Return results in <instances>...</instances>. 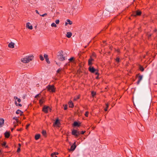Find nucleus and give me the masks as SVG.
Masks as SVG:
<instances>
[{
  "label": "nucleus",
  "mask_w": 157,
  "mask_h": 157,
  "mask_svg": "<svg viewBox=\"0 0 157 157\" xmlns=\"http://www.w3.org/2000/svg\"><path fill=\"white\" fill-rule=\"evenodd\" d=\"M33 58V56H26L21 59V61L25 63H27L31 61Z\"/></svg>",
  "instance_id": "nucleus-1"
},
{
  "label": "nucleus",
  "mask_w": 157,
  "mask_h": 157,
  "mask_svg": "<svg viewBox=\"0 0 157 157\" xmlns=\"http://www.w3.org/2000/svg\"><path fill=\"white\" fill-rule=\"evenodd\" d=\"M59 55L57 56V58L58 59L61 61H63L65 59V57L63 56V51L61 50L58 52Z\"/></svg>",
  "instance_id": "nucleus-2"
},
{
  "label": "nucleus",
  "mask_w": 157,
  "mask_h": 157,
  "mask_svg": "<svg viewBox=\"0 0 157 157\" xmlns=\"http://www.w3.org/2000/svg\"><path fill=\"white\" fill-rule=\"evenodd\" d=\"M51 110V109L47 106H44L43 108L42 111L45 113H47L48 110Z\"/></svg>",
  "instance_id": "nucleus-3"
},
{
  "label": "nucleus",
  "mask_w": 157,
  "mask_h": 157,
  "mask_svg": "<svg viewBox=\"0 0 157 157\" xmlns=\"http://www.w3.org/2000/svg\"><path fill=\"white\" fill-rule=\"evenodd\" d=\"M72 134L76 137H78L80 134V133L79 131L74 129L72 131Z\"/></svg>",
  "instance_id": "nucleus-4"
},
{
  "label": "nucleus",
  "mask_w": 157,
  "mask_h": 157,
  "mask_svg": "<svg viewBox=\"0 0 157 157\" xmlns=\"http://www.w3.org/2000/svg\"><path fill=\"white\" fill-rule=\"evenodd\" d=\"M48 90L51 92H54L55 91V90L54 87V86L53 85H48L47 86Z\"/></svg>",
  "instance_id": "nucleus-5"
},
{
  "label": "nucleus",
  "mask_w": 157,
  "mask_h": 157,
  "mask_svg": "<svg viewBox=\"0 0 157 157\" xmlns=\"http://www.w3.org/2000/svg\"><path fill=\"white\" fill-rule=\"evenodd\" d=\"M141 13L142 12L141 11L139 10H137L133 13V15L135 17H136V16H140L141 15Z\"/></svg>",
  "instance_id": "nucleus-6"
},
{
  "label": "nucleus",
  "mask_w": 157,
  "mask_h": 157,
  "mask_svg": "<svg viewBox=\"0 0 157 157\" xmlns=\"http://www.w3.org/2000/svg\"><path fill=\"white\" fill-rule=\"evenodd\" d=\"M89 71L92 73H94L95 71H98L97 69H95L93 67L90 66L88 68Z\"/></svg>",
  "instance_id": "nucleus-7"
},
{
  "label": "nucleus",
  "mask_w": 157,
  "mask_h": 157,
  "mask_svg": "<svg viewBox=\"0 0 157 157\" xmlns=\"http://www.w3.org/2000/svg\"><path fill=\"white\" fill-rule=\"evenodd\" d=\"M94 60V59L92 58L91 56H90V59L88 60V64L89 66H91L93 63L92 62Z\"/></svg>",
  "instance_id": "nucleus-8"
},
{
  "label": "nucleus",
  "mask_w": 157,
  "mask_h": 157,
  "mask_svg": "<svg viewBox=\"0 0 157 157\" xmlns=\"http://www.w3.org/2000/svg\"><path fill=\"white\" fill-rule=\"evenodd\" d=\"M76 147V145L75 142L74 144L71 146V148H70V151H74Z\"/></svg>",
  "instance_id": "nucleus-9"
},
{
  "label": "nucleus",
  "mask_w": 157,
  "mask_h": 157,
  "mask_svg": "<svg viewBox=\"0 0 157 157\" xmlns=\"http://www.w3.org/2000/svg\"><path fill=\"white\" fill-rule=\"evenodd\" d=\"M143 77V75H139L138 78V81L137 82V84L138 85L139 84L140 81L142 80Z\"/></svg>",
  "instance_id": "nucleus-10"
},
{
  "label": "nucleus",
  "mask_w": 157,
  "mask_h": 157,
  "mask_svg": "<svg viewBox=\"0 0 157 157\" xmlns=\"http://www.w3.org/2000/svg\"><path fill=\"white\" fill-rule=\"evenodd\" d=\"M44 58L45 59V60H46V61L47 62L48 64L50 63V62L49 60V59L48 58V55H47L46 54H44Z\"/></svg>",
  "instance_id": "nucleus-11"
},
{
  "label": "nucleus",
  "mask_w": 157,
  "mask_h": 157,
  "mask_svg": "<svg viewBox=\"0 0 157 157\" xmlns=\"http://www.w3.org/2000/svg\"><path fill=\"white\" fill-rule=\"evenodd\" d=\"M4 120L3 118L0 119V127H2L4 124Z\"/></svg>",
  "instance_id": "nucleus-12"
},
{
  "label": "nucleus",
  "mask_w": 157,
  "mask_h": 157,
  "mask_svg": "<svg viewBox=\"0 0 157 157\" xmlns=\"http://www.w3.org/2000/svg\"><path fill=\"white\" fill-rule=\"evenodd\" d=\"M30 23L29 22H27L26 24V28L30 29H33V27L32 25L30 26Z\"/></svg>",
  "instance_id": "nucleus-13"
},
{
  "label": "nucleus",
  "mask_w": 157,
  "mask_h": 157,
  "mask_svg": "<svg viewBox=\"0 0 157 157\" xmlns=\"http://www.w3.org/2000/svg\"><path fill=\"white\" fill-rule=\"evenodd\" d=\"M14 44L12 42L8 44V47L11 48H13L14 47Z\"/></svg>",
  "instance_id": "nucleus-14"
},
{
  "label": "nucleus",
  "mask_w": 157,
  "mask_h": 157,
  "mask_svg": "<svg viewBox=\"0 0 157 157\" xmlns=\"http://www.w3.org/2000/svg\"><path fill=\"white\" fill-rule=\"evenodd\" d=\"M16 113L17 114H20V115L21 116L23 114V113L21 110L18 109L16 111Z\"/></svg>",
  "instance_id": "nucleus-15"
},
{
  "label": "nucleus",
  "mask_w": 157,
  "mask_h": 157,
  "mask_svg": "<svg viewBox=\"0 0 157 157\" xmlns=\"http://www.w3.org/2000/svg\"><path fill=\"white\" fill-rule=\"evenodd\" d=\"M72 35V34L71 32H68L67 33L66 36L68 38H70L71 37Z\"/></svg>",
  "instance_id": "nucleus-16"
},
{
  "label": "nucleus",
  "mask_w": 157,
  "mask_h": 157,
  "mask_svg": "<svg viewBox=\"0 0 157 157\" xmlns=\"http://www.w3.org/2000/svg\"><path fill=\"white\" fill-rule=\"evenodd\" d=\"M6 138H8L10 136V133L7 131L4 134Z\"/></svg>",
  "instance_id": "nucleus-17"
},
{
  "label": "nucleus",
  "mask_w": 157,
  "mask_h": 157,
  "mask_svg": "<svg viewBox=\"0 0 157 157\" xmlns=\"http://www.w3.org/2000/svg\"><path fill=\"white\" fill-rule=\"evenodd\" d=\"M80 125V124L78 123L77 122V121H75L73 123V126H74L76 127V126H78L79 127Z\"/></svg>",
  "instance_id": "nucleus-18"
},
{
  "label": "nucleus",
  "mask_w": 157,
  "mask_h": 157,
  "mask_svg": "<svg viewBox=\"0 0 157 157\" xmlns=\"http://www.w3.org/2000/svg\"><path fill=\"white\" fill-rule=\"evenodd\" d=\"M69 107L71 108H73L74 107V104L71 101H70L68 103Z\"/></svg>",
  "instance_id": "nucleus-19"
},
{
  "label": "nucleus",
  "mask_w": 157,
  "mask_h": 157,
  "mask_svg": "<svg viewBox=\"0 0 157 157\" xmlns=\"http://www.w3.org/2000/svg\"><path fill=\"white\" fill-rule=\"evenodd\" d=\"M14 99L15 100V101H16L17 102L18 101L19 103H20L21 101V100L20 98H18L16 96H14Z\"/></svg>",
  "instance_id": "nucleus-20"
},
{
  "label": "nucleus",
  "mask_w": 157,
  "mask_h": 157,
  "mask_svg": "<svg viewBox=\"0 0 157 157\" xmlns=\"http://www.w3.org/2000/svg\"><path fill=\"white\" fill-rule=\"evenodd\" d=\"M40 136V134H37L35 136V138L36 140H38L39 139Z\"/></svg>",
  "instance_id": "nucleus-21"
},
{
  "label": "nucleus",
  "mask_w": 157,
  "mask_h": 157,
  "mask_svg": "<svg viewBox=\"0 0 157 157\" xmlns=\"http://www.w3.org/2000/svg\"><path fill=\"white\" fill-rule=\"evenodd\" d=\"M44 102V100L42 98V99H40L39 100V103L40 105H41Z\"/></svg>",
  "instance_id": "nucleus-22"
},
{
  "label": "nucleus",
  "mask_w": 157,
  "mask_h": 157,
  "mask_svg": "<svg viewBox=\"0 0 157 157\" xmlns=\"http://www.w3.org/2000/svg\"><path fill=\"white\" fill-rule=\"evenodd\" d=\"M15 103L17 106L21 107L22 106V105L20 103H17L16 101H15Z\"/></svg>",
  "instance_id": "nucleus-23"
},
{
  "label": "nucleus",
  "mask_w": 157,
  "mask_h": 157,
  "mask_svg": "<svg viewBox=\"0 0 157 157\" xmlns=\"http://www.w3.org/2000/svg\"><path fill=\"white\" fill-rule=\"evenodd\" d=\"M80 98V96L79 95L75 97L74 99V100L75 101H76L78 99H79Z\"/></svg>",
  "instance_id": "nucleus-24"
},
{
  "label": "nucleus",
  "mask_w": 157,
  "mask_h": 157,
  "mask_svg": "<svg viewBox=\"0 0 157 157\" xmlns=\"http://www.w3.org/2000/svg\"><path fill=\"white\" fill-rule=\"evenodd\" d=\"M36 2V1L35 0H33V1H32V0H29V3H31V4L35 3Z\"/></svg>",
  "instance_id": "nucleus-25"
},
{
  "label": "nucleus",
  "mask_w": 157,
  "mask_h": 157,
  "mask_svg": "<svg viewBox=\"0 0 157 157\" xmlns=\"http://www.w3.org/2000/svg\"><path fill=\"white\" fill-rule=\"evenodd\" d=\"M58 123H59V121L58 119L57 118L56 120V121L54 123V124L56 125Z\"/></svg>",
  "instance_id": "nucleus-26"
},
{
  "label": "nucleus",
  "mask_w": 157,
  "mask_h": 157,
  "mask_svg": "<svg viewBox=\"0 0 157 157\" xmlns=\"http://www.w3.org/2000/svg\"><path fill=\"white\" fill-rule=\"evenodd\" d=\"M67 22L68 23V24L70 25H71L72 24V22L69 19L67 20Z\"/></svg>",
  "instance_id": "nucleus-27"
},
{
  "label": "nucleus",
  "mask_w": 157,
  "mask_h": 157,
  "mask_svg": "<svg viewBox=\"0 0 157 157\" xmlns=\"http://www.w3.org/2000/svg\"><path fill=\"white\" fill-rule=\"evenodd\" d=\"M42 132L44 136H45L46 134V132L45 130H43Z\"/></svg>",
  "instance_id": "nucleus-28"
},
{
  "label": "nucleus",
  "mask_w": 157,
  "mask_h": 157,
  "mask_svg": "<svg viewBox=\"0 0 157 157\" xmlns=\"http://www.w3.org/2000/svg\"><path fill=\"white\" fill-rule=\"evenodd\" d=\"M13 119H14L16 120V121L17 122H18L19 121L17 119V117H14L13 118Z\"/></svg>",
  "instance_id": "nucleus-29"
},
{
  "label": "nucleus",
  "mask_w": 157,
  "mask_h": 157,
  "mask_svg": "<svg viewBox=\"0 0 157 157\" xmlns=\"http://www.w3.org/2000/svg\"><path fill=\"white\" fill-rule=\"evenodd\" d=\"M40 59L42 61H43L44 60V58L43 56H42L41 55H40Z\"/></svg>",
  "instance_id": "nucleus-30"
},
{
  "label": "nucleus",
  "mask_w": 157,
  "mask_h": 157,
  "mask_svg": "<svg viewBox=\"0 0 157 157\" xmlns=\"http://www.w3.org/2000/svg\"><path fill=\"white\" fill-rule=\"evenodd\" d=\"M51 26L52 27H56L57 26V25L54 23H53L51 24Z\"/></svg>",
  "instance_id": "nucleus-31"
},
{
  "label": "nucleus",
  "mask_w": 157,
  "mask_h": 157,
  "mask_svg": "<svg viewBox=\"0 0 157 157\" xmlns=\"http://www.w3.org/2000/svg\"><path fill=\"white\" fill-rule=\"evenodd\" d=\"M140 70L141 71H143L144 70V67H142V66H140Z\"/></svg>",
  "instance_id": "nucleus-32"
},
{
  "label": "nucleus",
  "mask_w": 157,
  "mask_h": 157,
  "mask_svg": "<svg viewBox=\"0 0 157 157\" xmlns=\"http://www.w3.org/2000/svg\"><path fill=\"white\" fill-rule=\"evenodd\" d=\"M91 94L92 96L94 97L96 95V93L94 91H92L91 92Z\"/></svg>",
  "instance_id": "nucleus-33"
},
{
  "label": "nucleus",
  "mask_w": 157,
  "mask_h": 157,
  "mask_svg": "<svg viewBox=\"0 0 157 157\" xmlns=\"http://www.w3.org/2000/svg\"><path fill=\"white\" fill-rule=\"evenodd\" d=\"M89 114V112L88 111H86L85 113V116L86 117H88Z\"/></svg>",
  "instance_id": "nucleus-34"
},
{
  "label": "nucleus",
  "mask_w": 157,
  "mask_h": 157,
  "mask_svg": "<svg viewBox=\"0 0 157 157\" xmlns=\"http://www.w3.org/2000/svg\"><path fill=\"white\" fill-rule=\"evenodd\" d=\"M116 62H120V58L119 57H117L116 59Z\"/></svg>",
  "instance_id": "nucleus-35"
},
{
  "label": "nucleus",
  "mask_w": 157,
  "mask_h": 157,
  "mask_svg": "<svg viewBox=\"0 0 157 157\" xmlns=\"http://www.w3.org/2000/svg\"><path fill=\"white\" fill-rule=\"evenodd\" d=\"M56 155V152H54L51 154V156L52 157H54V155Z\"/></svg>",
  "instance_id": "nucleus-36"
},
{
  "label": "nucleus",
  "mask_w": 157,
  "mask_h": 157,
  "mask_svg": "<svg viewBox=\"0 0 157 157\" xmlns=\"http://www.w3.org/2000/svg\"><path fill=\"white\" fill-rule=\"evenodd\" d=\"M55 22H56V24H58L59 23V21L58 19L56 20Z\"/></svg>",
  "instance_id": "nucleus-37"
},
{
  "label": "nucleus",
  "mask_w": 157,
  "mask_h": 157,
  "mask_svg": "<svg viewBox=\"0 0 157 157\" xmlns=\"http://www.w3.org/2000/svg\"><path fill=\"white\" fill-rule=\"evenodd\" d=\"M67 109V105H65L64 106V110H66Z\"/></svg>",
  "instance_id": "nucleus-38"
},
{
  "label": "nucleus",
  "mask_w": 157,
  "mask_h": 157,
  "mask_svg": "<svg viewBox=\"0 0 157 157\" xmlns=\"http://www.w3.org/2000/svg\"><path fill=\"white\" fill-rule=\"evenodd\" d=\"M47 15V13H44V14L43 15H40V16H42V17H44L45 16H46Z\"/></svg>",
  "instance_id": "nucleus-39"
},
{
  "label": "nucleus",
  "mask_w": 157,
  "mask_h": 157,
  "mask_svg": "<svg viewBox=\"0 0 157 157\" xmlns=\"http://www.w3.org/2000/svg\"><path fill=\"white\" fill-rule=\"evenodd\" d=\"M74 57H72L71 58H70L69 60L70 61H71L72 60H73V59H74Z\"/></svg>",
  "instance_id": "nucleus-40"
},
{
  "label": "nucleus",
  "mask_w": 157,
  "mask_h": 157,
  "mask_svg": "<svg viewBox=\"0 0 157 157\" xmlns=\"http://www.w3.org/2000/svg\"><path fill=\"white\" fill-rule=\"evenodd\" d=\"M21 151L20 147H18L17 149V152H19Z\"/></svg>",
  "instance_id": "nucleus-41"
},
{
  "label": "nucleus",
  "mask_w": 157,
  "mask_h": 157,
  "mask_svg": "<svg viewBox=\"0 0 157 157\" xmlns=\"http://www.w3.org/2000/svg\"><path fill=\"white\" fill-rule=\"evenodd\" d=\"M6 144V142H4L2 144L3 146H5Z\"/></svg>",
  "instance_id": "nucleus-42"
},
{
  "label": "nucleus",
  "mask_w": 157,
  "mask_h": 157,
  "mask_svg": "<svg viewBox=\"0 0 157 157\" xmlns=\"http://www.w3.org/2000/svg\"><path fill=\"white\" fill-rule=\"evenodd\" d=\"M85 132V131H82L81 132L80 134H83Z\"/></svg>",
  "instance_id": "nucleus-43"
},
{
  "label": "nucleus",
  "mask_w": 157,
  "mask_h": 157,
  "mask_svg": "<svg viewBox=\"0 0 157 157\" xmlns=\"http://www.w3.org/2000/svg\"><path fill=\"white\" fill-rule=\"evenodd\" d=\"M109 107V105L108 104H106V108H108Z\"/></svg>",
  "instance_id": "nucleus-44"
},
{
  "label": "nucleus",
  "mask_w": 157,
  "mask_h": 157,
  "mask_svg": "<svg viewBox=\"0 0 157 157\" xmlns=\"http://www.w3.org/2000/svg\"><path fill=\"white\" fill-rule=\"evenodd\" d=\"M29 126H30L29 124H28L26 126V128L27 129L29 127Z\"/></svg>",
  "instance_id": "nucleus-45"
},
{
  "label": "nucleus",
  "mask_w": 157,
  "mask_h": 157,
  "mask_svg": "<svg viewBox=\"0 0 157 157\" xmlns=\"http://www.w3.org/2000/svg\"><path fill=\"white\" fill-rule=\"evenodd\" d=\"M95 74L96 75H99V73L98 72H95Z\"/></svg>",
  "instance_id": "nucleus-46"
},
{
  "label": "nucleus",
  "mask_w": 157,
  "mask_h": 157,
  "mask_svg": "<svg viewBox=\"0 0 157 157\" xmlns=\"http://www.w3.org/2000/svg\"><path fill=\"white\" fill-rule=\"evenodd\" d=\"M39 95H40V94H37L36 95V96H35V98H37V97L39 96Z\"/></svg>",
  "instance_id": "nucleus-47"
},
{
  "label": "nucleus",
  "mask_w": 157,
  "mask_h": 157,
  "mask_svg": "<svg viewBox=\"0 0 157 157\" xmlns=\"http://www.w3.org/2000/svg\"><path fill=\"white\" fill-rule=\"evenodd\" d=\"M35 11H36V13H37L38 14H39V12H38V11L37 10H35Z\"/></svg>",
  "instance_id": "nucleus-48"
},
{
  "label": "nucleus",
  "mask_w": 157,
  "mask_h": 157,
  "mask_svg": "<svg viewBox=\"0 0 157 157\" xmlns=\"http://www.w3.org/2000/svg\"><path fill=\"white\" fill-rule=\"evenodd\" d=\"M154 32H157V29H155L154 31Z\"/></svg>",
  "instance_id": "nucleus-49"
},
{
  "label": "nucleus",
  "mask_w": 157,
  "mask_h": 157,
  "mask_svg": "<svg viewBox=\"0 0 157 157\" xmlns=\"http://www.w3.org/2000/svg\"><path fill=\"white\" fill-rule=\"evenodd\" d=\"M92 56L94 57H96V55L94 53H93L92 54Z\"/></svg>",
  "instance_id": "nucleus-50"
},
{
  "label": "nucleus",
  "mask_w": 157,
  "mask_h": 157,
  "mask_svg": "<svg viewBox=\"0 0 157 157\" xmlns=\"http://www.w3.org/2000/svg\"><path fill=\"white\" fill-rule=\"evenodd\" d=\"M107 109H108V108H105L104 110L105 111H107Z\"/></svg>",
  "instance_id": "nucleus-51"
},
{
  "label": "nucleus",
  "mask_w": 157,
  "mask_h": 157,
  "mask_svg": "<svg viewBox=\"0 0 157 157\" xmlns=\"http://www.w3.org/2000/svg\"><path fill=\"white\" fill-rule=\"evenodd\" d=\"M68 24V23H67V22H66L65 23V26H66Z\"/></svg>",
  "instance_id": "nucleus-52"
},
{
  "label": "nucleus",
  "mask_w": 157,
  "mask_h": 157,
  "mask_svg": "<svg viewBox=\"0 0 157 157\" xmlns=\"http://www.w3.org/2000/svg\"><path fill=\"white\" fill-rule=\"evenodd\" d=\"M60 71V70L59 69L58 70H57V73H59V72Z\"/></svg>",
  "instance_id": "nucleus-53"
},
{
  "label": "nucleus",
  "mask_w": 157,
  "mask_h": 157,
  "mask_svg": "<svg viewBox=\"0 0 157 157\" xmlns=\"http://www.w3.org/2000/svg\"><path fill=\"white\" fill-rule=\"evenodd\" d=\"M96 78L97 79L99 78L98 75V76L96 77Z\"/></svg>",
  "instance_id": "nucleus-54"
},
{
  "label": "nucleus",
  "mask_w": 157,
  "mask_h": 157,
  "mask_svg": "<svg viewBox=\"0 0 157 157\" xmlns=\"http://www.w3.org/2000/svg\"><path fill=\"white\" fill-rule=\"evenodd\" d=\"M13 129H14V128H12L11 129V131H13Z\"/></svg>",
  "instance_id": "nucleus-55"
},
{
  "label": "nucleus",
  "mask_w": 157,
  "mask_h": 157,
  "mask_svg": "<svg viewBox=\"0 0 157 157\" xmlns=\"http://www.w3.org/2000/svg\"><path fill=\"white\" fill-rule=\"evenodd\" d=\"M58 152H56V155H58Z\"/></svg>",
  "instance_id": "nucleus-56"
},
{
  "label": "nucleus",
  "mask_w": 157,
  "mask_h": 157,
  "mask_svg": "<svg viewBox=\"0 0 157 157\" xmlns=\"http://www.w3.org/2000/svg\"><path fill=\"white\" fill-rule=\"evenodd\" d=\"M8 146H6V147H7Z\"/></svg>",
  "instance_id": "nucleus-57"
},
{
  "label": "nucleus",
  "mask_w": 157,
  "mask_h": 157,
  "mask_svg": "<svg viewBox=\"0 0 157 157\" xmlns=\"http://www.w3.org/2000/svg\"><path fill=\"white\" fill-rule=\"evenodd\" d=\"M17 130L18 131L21 130V129H19V130L18 129Z\"/></svg>",
  "instance_id": "nucleus-58"
},
{
  "label": "nucleus",
  "mask_w": 157,
  "mask_h": 157,
  "mask_svg": "<svg viewBox=\"0 0 157 157\" xmlns=\"http://www.w3.org/2000/svg\"><path fill=\"white\" fill-rule=\"evenodd\" d=\"M16 125H14V127H16Z\"/></svg>",
  "instance_id": "nucleus-59"
},
{
  "label": "nucleus",
  "mask_w": 157,
  "mask_h": 157,
  "mask_svg": "<svg viewBox=\"0 0 157 157\" xmlns=\"http://www.w3.org/2000/svg\"><path fill=\"white\" fill-rule=\"evenodd\" d=\"M19 145L20 146L21 145H20V144H19Z\"/></svg>",
  "instance_id": "nucleus-60"
},
{
  "label": "nucleus",
  "mask_w": 157,
  "mask_h": 157,
  "mask_svg": "<svg viewBox=\"0 0 157 157\" xmlns=\"http://www.w3.org/2000/svg\"><path fill=\"white\" fill-rule=\"evenodd\" d=\"M55 157H57L56 156H55Z\"/></svg>",
  "instance_id": "nucleus-61"
},
{
  "label": "nucleus",
  "mask_w": 157,
  "mask_h": 157,
  "mask_svg": "<svg viewBox=\"0 0 157 157\" xmlns=\"http://www.w3.org/2000/svg\"><path fill=\"white\" fill-rule=\"evenodd\" d=\"M86 46L85 47V48H86Z\"/></svg>",
  "instance_id": "nucleus-62"
}]
</instances>
